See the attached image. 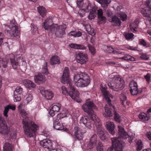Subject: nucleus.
Wrapping results in <instances>:
<instances>
[{"mask_svg":"<svg viewBox=\"0 0 151 151\" xmlns=\"http://www.w3.org/2000/svg\"><path fill=\"white\" fill-rule=\"evenodd\" d=\"M22 122L26 136L28 138L33 137L35 134V132L38 129L37 125L31 120H27L26 119H23Z\"/></svg>","mask_w":151,"mask_h":151,"instance_id":"nucleus-1","label":"nucleus"},{"mask_svg":"<svg viewBox=\"0 0 151 151\" xmlns=\"http://www.w3.org/2000/svg\"><path fill=\"white\" fill-rule=\"evenodd\" d=\"M82 108L84 112L88 114L91 120L94 121L95 123L99 122V119L94 113L93 110V109H97V107L90 99L86 100L85 104L82 106Z\"/></svg>","mask_w":151,"mask_h":151,"instance_id":"nucleus-2","label":"nucleus"},{"mask_svg":"<svg viewBox=\"0 0 151 151\" xmlns=\"http://www.w3.org/2000/svg\"><path fill=\"white\" fill-rule=\"evenodd\" d=\"M84 0H77V4L79 8L83 7V10L86 12H90L88 18L89 19H94L96 15V7L95 6L91 5L89 1L84 4Z\"/></svg>","mask_w":151,"mask_h":151,"instance_id":"nucleus-3","label":"nucleus"},{"mask_svg":"<svg viewBox=\"0 0 151 151\" xmlns=\"http://www.w3.org/2000/svg\"><path fill=\"white\" fill-rule=\"evenodd\" d=\"M74 80L78 87H84L88 86L90 82L89 76L83 72H79L75 74Z\"/></svg>","mask_w":151,"mask_h":151,"instance_id":"nucleus-4","label":"nucleus"},{"mask_svg":"<svg viewBox=\"0 0 151 151\" xmlns=\"http://www.w3.org/2000/svg\"><path fill=\"white\" fill-rule=\"evenodd\" d=\"M108 85L110 89L117 91L122 90L124 88V81L122 78L115 76L109 81Z\"/></svg>","mask_w":151,"mask_h":151,"instance_id":"nucleus-5","label":"nucleus"},{"mask_svg":"<svg viewBox=\"0 0 151 151\" xmlns=\"http://www.w3.org/2000/svg\"><path fill=\"white\" fill-rule=\"evenodd\" d=\"M67 27L65 24L58 25L57 24L53 25L50 28V33L54 34L55 36L58 38H62L65 35V30Z\"/></svg>","mask_w":151,"mask_h":151,"instance_id":"nucleus-6","label":"nucleus"},{"mask_svg":"<svg viewBox=\"0 0 151 151\" xmlns=\"http://www.w3.org/2000/svg\"><path fill=\"white\" fill-rule=\"evenodd\" d=\"M118 128L119 133V137H115L111 138V140L112 141V143L113 144L112 139L113 138L117 140H119V142L122 145V150L123 151V144L122 142L121 141V139L120 137L124 139H125L127 138H129V142L130 143H131L132 142V140L134 139V137L133 136L129 137L127 133L124 130V128L122 126H118ZM112 147L113 148H115V147L113 146V145L111 147Z\"/></svg>","mask_w":151,"mask_h":151,"instance_id":"nucleus-7","label":"nucleus"},{"mask_svg":"<svg viewBox=\"0 0 151 151\" xmlns=\"http://www.w3.org/2000/svg\"><path fill=\"white\" fill-rule=\"evenodd\" d=\"M69 71L68 68L66 67L63 71V74L60 78L61 82L64 84L67 83L68 85L69 86L70 84H72V81L69 77Z\"/></svg>","mask_w":151,"mask_h":151,"instance_id":"nucleus-8","label":"nucleus"},{"mask_svg":"<svg viewBox=\"0 0 151 151\" xmlns=\"http://www.w3.org/2000/svg\"><path fill=\"white\" fill-rule=\"evenodd\" d=\"M98 127L97 126V131L98 134L99 136L100 139L104 141H107L109 138V135L107 133H104L101 127V124L100 121L99 122L95 123Z\"/></svg>","mask_w":151,"mask_h":151,"instance_id":"nucleus-9","label":"nucleus"},{"mask_svg":"<svg viewBox=\"0 0 151 151\" xmlns=\"http://www.w3.org/2000/svg\"><path fill=\"white\" fill-rule=\"evenodd\" d=\"M113 143V146L115 147V148H113L112 147L109 148L107 151H123L122 150V144L119 142V140L113 138L112 139Z\"/></svg>","mask_w":151,"mask_h":151,"instance_id":"nucleus-10","label":"nucleus"},{"mask_svg":"<svg viewBox=\"0 0 151 151\" xmlns=\"http://www.w3.org/2000/svg\"><path fill=\"white\" fill-rule=\"evenodd\" d=\"M129 86L130 88V92L132 95H136L138 94H140L142 92V90L140 91L138 90L137 83L134 81L130 82Z\"/></svg>","mask_w":151,"mask_h":151,"instance_id":"nucleus-11","label":"nucleus"},{"mask_svg":"<svg viewBox=\"0 0 151 151\" xmlns=\"http://www.w3.org/2000/svg\"><path fill=\"white\" fill-rule=\"evenodd\" d=\"M69 87L70 89L68 95L73 99L77 101L79 98V92L74 88L73 84H70Z\"/></svg>","mask_w":151,"mask_h":151,"instance_id":"nucleus-12","label":"nucleus"},{"mask_svg":"<svg viewBox=\"0 0 151 151\" xmlns=\"http://www.w3.org/2000/svg\"><path fill=\"white\" fill-rule=\"evenodd\" d=\"M146 4L147 7L142 9L141 12L145 17L151 18V3L147 1Z\"/></svg>","mask_w":151,"mask_h":151,"instance_id":"nucleus-13","label":"nucleus"},{"mask_svg":"<svg viewBox=\"0 0 151 151\" xmlns=\"http://www.w3.org/2000/svg\"><path fill=\"white\" fill-rule=\"evenodd\" d=\"M23 89L20 87H17L14 93V101L17 102L20 101L22 97Z\"/></svg>","mask_w":151,"mask_h":151,"instance_id":"nucleus-14","label":"nucleus"},{"mask_svg":"<svg viewBox=\"0 0 151 151\" xmlns=\"http://www.w3.org/2000/svg\"><path fill=\"white\" fill-rule=\"evenodd\" d=\"M12 28L11 30H7L6 31L7 35L9 34L11 37H13L18 38L19 36V31L18 30L17 26L14 25L12 26Z\"/></svg>","mask_w":151,"mask_h":151,"instance_id":"nucleus-15","label":"nucleus"},{"mask_svg":"<svg viewBox=\"0 0 151 151\" xmlns=\"http://www.w3.org/2000/svg\"><path fill=\"white\" fill-rule=\"evenodd\" d=\"M40 91L41 94L48 100H51L53 96L51 91L48 90H45L43 87H40Z\"/></svg>","mask_w":151,"mask_h":151,"instance_id":"nucleus-16","label":"nucleus"},{"mask_svg":"<svg viewBox=\"0 0 151 151\" xmlns=\"http://www.w3.org/2000/svg\"><path fill=\"white\" fill-rule=\"evenodd\" d=\"M77 61L81 64H84L88 61L86 55L82 52H79L77 57Z\"/></svg>","mask_w":151,"mask_h":151,"instance_id":"nucleus-17","label":"nucleus"},{"mask_svg":"<svg viewBox=\"0 0 151 151\" xmlns=\"http://www.w3.org/2000/svg\"><path fill=\"white\" fill-rule=\"evenodd\" d=\"M58 119L54 118L53 122V128L57 130H64L68 131L67 128H64L62 123H60Z\"/></svg>","mask_w":151,"mask_h":151,"instance_id":"nucleus-18","label":"nucleus"},{"mask_svg":"<svg viewBox=\"0 0 151 151\" xmlns=\"http://www.w3.org/2000/svg\"><path fill=\"white\" fill-rule=\"evenodd\" d=\"M9 58L10 60L11 65L14 69H17L19 66V61L13 54L9 55Z\"/></svg>","mask_w":151,"mask_h":151,"instance_id":"nucleus-19","label":"nucleus"},{"mask_svg":"<svg viewBox=\"0 0 151 151\" xmlns=\"http://www.w3.org/2000/svg\"><path fill=\"white\" fill-rule=\"evenodd\" d=\"M61 105L58 103L53 104L52 105L51 109L49 111V113L51 116L55 115V112H57L59 111L61 107Z\"/></svg>","mask_w":151,"mask_h":151,"instance_id":"nucleus-20","label":"nucleus"},{"mask_svg":"<svg viewBox=\"0 0 151 151\" xmlns=\"http://www.w3.org/2000/svg\"><path fill=\"white\" fill-rule=\"evenodd\" d=\"M74 134L73 137L75 140H76V139L81 140L83 139V134L79 130L78 127H75L73 130Z\"/></svg>","mask_w":151,"mask_h":151,"instance_id":"nucleus-21","label":"nucleus"},{"mask_svg":"<svg viewBox=\"0 0 151 151\" xmlns=\"http://www.w3.org/2000/svg\"><path fill=\"white\" fill-rule=\"evenodd\" d=\"M96 142V135L94 134L91 137L90 141L87 146V149L91 150L95 146Z\"/></svg>","mask_w":151,"mask_h":151,"instance_id":"nucleus-22","label":"nucleus"},{"mask_svg":"<svg viewBox=\"0 0 151 151\" xmlns=\"http://www.w3.org/2000/svg\"><path fill=\"white\" fill-rule=\"evenodd\" d=\"M40 144L42 147L48 149L51 148L52 146V143L51 141L47 139L40 141Z\"/></svg>","mask_w":151,"mask_h":151,"instance_id":"nucleus-23","label":"nucleus"},{"mask_svg":"<svg viewBox=\"0 0 151 151\" xmlns=\"http://www.w3.org/2000/svg\"><path fill=\"white\" fill-rule=\"evenodd\" d=\"M34 79L35 82L39 84L43 83L45 81V77L41 73L35 75Z\"/></svg>","mask_w":151,"mask_h":151,"instance_id":"nucleus-24","label":"nucleus"},{"mask_svg":"<svg viewBox=\"0 0 151 151\" xmlns=\"http://www.w3.org/2000/svg\"><path fill=\"white\" fill-rule=\"evenodd\" d=\"M106 127L107 129L110 134L114 135L115 133L114 131V124L112 122H107L106 123Z\"/></svg>","mask_w":151,"mask_h":151,"instance_id":"nucleus-25","label":"nucleus"},{"mask_svg":"<svg viewBox=\"0 0 151 151\" xmlns=\"http://www.w3.org/2000/svg\"><path fill=\"white\" fill-rule=\"evenodd\" d=\"M96 6L97 8V7ZM96 13L98 16L99 21L100 22H103L105 23L106 22V18L105 17L103 16V13L102 9H97Z\"/></svg>","mask_w":151,"mask_h":151,"instance_id":"nucleus-26","label":"nucleus"},{"mask_svg":"<svg viewBox=\"0 0 151 151\" xmlns=\"http://www.w3.org/2000/svg\"><path fill=\"white\" fill-rule=\"evenodd\" d=\"M81 122H82L83 124L88 128L91 129V120L87 116L82 117L81 119Z\"/></svg>","mask_w":151,"mask_h":151,"instance_id":"nucleus-27","label":"nucleus"},{"mask_svg":"<svg viewBox=\"0 0 151 151\" xmlns=\"http://www.w3.org/2000/svg\"><path fill=\"white\" fill-rule=\"evenodd\" d=\"M107 105H106L105 107V112L103 114L104 116L106 117H109L112 116V109L111 108L107 107Z\"/></svg>","mask_w":151,"mask_h":151,"instance_id":"nucleus-28","label":"nucleus"},{"mask_svg":"<svg viewBox=\"0 0 151 151\" xmlns=\"http://www.w3.org/2000/svg\"><path fill=\"white\" fill-rule=\"evenodd\" d=\"M69 46L71 48L78 50H84L86 48V46L83 44L71 43L69 45Z\"/></svg>","mask_w":151,"mask_h":151,"instance_id":"nucleus-29","label":"nucleus"},{"mask_svg":"<svg viewBox=\"0 0 151 151\" xmlns=\"http://www.w3.org/2000/svg\"><path fill=\"white\" fill-rule=\"evenodd\" d=\"M23 84L24 86L29 89H32L35 87V84L31 81L25 80L24 81Z\"/></svg>","mask_w":151,"mask_h":151,"instance_id":"nucleus-30","label":"nucleus"},{"mask_svg":"<svg viewBox=\"0 0 151 151\" xmlns=\"http://www.w3.org/2000/svg\"><path fill=\"white\" fill-rule=\"evenodd\" d=\"M102 94L106 101L107 104L108 105V106L110 107L112 106L113 108L115 110V107L114 106L112 105L111 103V100L109 97V92L106 91L102 93Z\"/></svg>","mask_w":151,"mask_h":151,"instance_id":"nucleus-31","label":"nucleus"},{"mask_svg":"<svg viewBox=\"0 0 151 151\" xmlns=\"http://www.w3.org/2000/svg\"><path fill=\"white\" fill-rule=\"evenodd\" d=\"M52 20L47 19L45 20V22L43 23L42 26V27L44 28L45 30H48L49 29L50 31L51 27L54 25L53 24L52 25L50 24V23H52Z\"/></svg>","mask_w":151,"mask_h":151,"instance_id":"nucleus-32","label":"nucleus"},{"mask_svg":"<svg viewBox=\"0 0 151 151\" xmlns=\"http://www.w3.org/2000/svg\"><path fill=\"white\" fill-rule=\"evenodd\" d=\"M60 63V58L57 56H52L50 59V64L52 65H58Z\"/></svg>","mask_w":151,"mask_h":151,"instance_id":"nucleus-33","label":"nucleus"},{"mask_svg":"<svg viewBox=\"0 0 151 151\" xmlns=\"http://www.w3.org/2000/svg\"><path fill=\"white\" fill-rule=\"evenodd\" d=\"M37 9L38 12L42 17H43L46 16L47 13V10L45 8L40 6L37 7Z\"/></svg>","mask_w":151,"mask_h":151,"instance_id":"nucleus-34","label":"nucleus"},{"mask_svg":"<svg viewBox=\"0 0 151 151\" xmlns=\"http://www.w3.org/2000/svg\"><path fill=\"white\" fill-rule=\"evenodd\" d=\"M121 103L124 107L129 105V103L127 101V98L124 94H122L120 96Z\"/></svg>","mask_w":151,"mask_h":151,"instance_id":"nucleus-35","label":"nucleus"},{"mask_svg":"<svg viewBox=\"0 0 151 151\" xmlns=\"http://www.w3.org/2000/svg\"><path fill=\"white\" fill-rule=\"evenodd\" d=\"M104 48L106 49V52L108 53H113L114 54H121L122 52L116 51L114 48L110 46H104Z\"/></svg>","mask_w":151,"mask_h":151,"instance_id":"nucleus-36","label":"nucleus"},{"mask_svg":"<svg viewBox=\"0 0 151 151\" xmlns=\"http://www.w3.org/2000/svg\"><path fill=\"white\" fill-rule=\"evenodd\" d=\"M12 145L8 142H5L4 145L3 151H12Z\"/></svg>","mask_w":151,"mask_h":151,"instance_id":"nucleus-37","label":"nucleus"},{"mask_svg":"<svg viewBox=\"0 0 151 151\" xmlns=\"http://www.w3.org/2000/svg\"><path fill=\"white\" fill-rule=\"evenodd\" d=\"M111 22L113 23L115 26H119L121 24V22L120 19L116 16L113 17Z\"/></svg>","mask_w":151,"mask_h":151,"instance_id":"nucleus-38","label":"nucleus"},{"mask_svg":"<svg viewBox=\"0 0 151 151\" xmlns=\"http://www.w3.org/2000/svg\"><path fill=\"white\" fill-rule=\"evenodd\" d=\"M139 117L142 121H147L149 119V117L147 116V114L144 112L140 113L139 115Z\"/></svg>","mask_w":151,"mask_h":151,"instance_id":"nucleus-39","label":"nucleus"},{"mask_svg":"<svg viewBox=\"0 0 151 151\" xmlns=\"http://www.w3.org/2000/svg\"><path fill=\"white\" fill-rule=\"evenodd\" d=\"M69 36H73L74 37H79L81 36V33L79 31H71L68 34Z\"/></svg>","mask_w":151,"mask_h":151,"instance_id":"nucleus-40","label":"nucleus"},{"mask_svg":"<svg viewBox=\"0 0 151 151\" xmlns=\"http://www.w3.org/2000/svg\"><path fill=\"white\" fill-rule=\"evenodd\" d=\"M8 62L5 59H2L0 58V68L2 67L4 68H5L7 66Z\"/></svg>","mask_w":151,"mask_h":151,"instance_id":"nucleus-41","label":"nucleus"},{"mask_svg":"<svg viewBox=\"0 0 151 151\" xmlns=\"http://www.w3.org/2000/svg\"><path fill=\"white\" fill-rule=\"evenodd\" d=\"M97 151H104V146L100 142H99L96 146Z\"/></svg>","mask_w":151,"mask_h":151,"instance_id":"nucleus-42","label":"nucleus"},{"mask_svg":"<svg viewBox=\"0 0 151 151\" xmlns=\"http://www.w3.org/2000/svg\"><path fill=\"white\" fill-rule=\"evenodd\" d=\"M142 145L141 141L139 140L137 142V151L140 150L142 148Z\"/></svg>","mask_w":151,"mask_h":151,"instance_id":"nucleus-43","label":"nucleus"},{"mask_svg":"<svg viewBox=\"0 0 151 151\" xmlns=\"http://www.w3.org/2000/svg\"><path fill=\"white\" fill-rule=\"evenodd\" d=\"M114 120L118 122H120L121 119L119 114L117 113L116 111L114 112Z\"/></svg>","mask_w":151,"mask_h":151,"instance_id":"nucleus-44","label":"nucleus"},{"mask_svg":"<svg viewBox=\"0 0 151 151\" xmlns=\"http://www.w3.org/2000/svg\"><path fill=\"white\" fill-rule=\"evenodd\" d=\"M119 16L121 18V19L122 21L125 20L127 19V15L124 12L121 13L119 14Z\"/></svg>","mask_w":151,"mask_h":151,"instance_id":"nucleus-45","label":"nucleus"},{"mask_svg":"<svg viewBox=\"0 0 151 151\" xmlns=\"http://www.w3.org/2000/svg\"><path fill=\"white\" fill-rule=\"evenodd\" d=\"M133 34L132 33H127L124 34V36L127 40H129L133 38Z\"/></svg>","mask_w":151,"mask_h":151,"instance_id":"nucleus-46","label":"nucleus"},{"mask_svg":"<svg viewBox=\"0 0 151 151\" xmlns=\"http://www.w3.org/2000/svg\"><path fill=\"white\" fill-rule=\"evenodd\" d=\"M32 99L33 97L32 94L29 93L26 96V101H27V103H28L32 101Z\"/></svg>","mask_w":151,"mask_h":151,"instance_id":"nucleus-47","label":"nucleus"},{"mask_svg":"<svg viewBox=\"0 0 151 151\" xmlns=\"http://www.w3.org/2000/svg\"><path fill=\"white\" fill-rule=\"evenodd\" d=\"M61 90L62 93L65 95L69 94V92L66 88L65 86H62L61 87Z\"/></svg>","mask_w":151,"mask_h":151,"instance_id":"nucleus-48","label":"nucleus"},{"mask_svg":"<svg viewBox=\"0 0 151 151\" xmlns=\"http://www.w3.org/2000/svg\"><path fill=\"white\" fill-rule=\"evenodd\" d=\"M47 62H45L44 64V67L42 69L43 72L45 74H47L48 73V69L47 68Z\"/></svg>","mask_w":151,"mask_h":151,"instance_id":"nucleus-49","label":"nucleus"},{"mask_svg":"<svg viewBox=\"0 0 151 151\" xmlns=\"http://www.w3.org/2000/svg\"><path fill=\"white\" fill-rule=\"evenodd\" d=\"M97 1L101 5L105 4L106 5L108 4L109 3L107 0H97Z\"/></svg>","mask_w":151,"mask_h":151,"instance_id":"nucleus-50","label":"nucleus"},{"mask_svg":"<svg viewBox=\"0 0 151 151\" xmlns=\"http://www.w3.org/2000/svg\"><path fill=\"white\" fill-rule=\"evenodd\" d=\"M140 54L141 55L140 56V58L143 60H147L149 58L148 56L146 53H142Z\"/></svg>","mask_w":151,"mask_h":151,"instance_id":"nucleus-51","label":"nucleus"},{"mask_svg":"<svg viewBox=\"0 0 151 151\" xmlns=\"http://www.w3.org/2000/svg\"><path fill=\"white\" fill-rule=\"evenodd\" d=\"M4 38V34L1 32H0V52L1 49V45L3 42V40Z\"/></svg>","mask_w":151,"mask_h":151,"instance_id":"nucleus-52","label":"nucleus"},{"mask_svg":"<svg viewBox=\"0 0 151 151\" xmlns=\"http://www.w3.org/2000/svg\"><path fill=\"white\" fill-rule=\"evenodd\" d=\"M65 116V115L63 114L60 113L58 114L54 118L55 119H58V120H60Z\"/></svg>","mask_w":151,"mask_h":151,"instance_id":"nucleus-53","label":"nucleus"},{"mask_svg":"<svg viewBox=\"0 0 151 151\" xmlns=\"http://www.w3.org/2000/svg\"><path fill=\"white\" fill-rule=\"evenodd\" d=\"M88 46L89 51L92 53L93 54H94L95 52V48L93 46L89 44H88Z\"/></svg>","mask_w":151,"mask_h":151,"instance_id":"nucleus-54","label":"nucleus"},{"mask_svg":"<svg viewBox=\"0 0 151 151\" xmlns=\"http://www.w3.org/2000/svg\"><path fill=\"white\" fill-rule=\"evenodd\" d=\"M9 110V108L7 106L4 107V111L3 114L4 116L6 117H8L7 113L8 112Z\"/></svg>","mask_w":151,"mask_h":151,"instance_id":"nucleus-55","label":"nucleus"},{"mask_svg":"<svg viewBox=\"0 0 151 151\" xmlns=\"http://www.w3.org/2000/svg\"><path fill=\"white\" fill-rule=\"evenodd\" d=\"M131 57V56L129 55H125L124 56L121 58L120 59H122L125 60H129Z\"/></svg>","mask_w":151,"mask_h":151,"instance_id":"nucleus-56","label":"nucleus"},{"mask_svg":"<svg viewBox=\"0 0 151 151\" xmlns=\"http://www.w3.org/2000/svg\"><path fill=\"white\" fill-rule=\"evenodd\" d=\"M106 15L109 17H111L112 14V12L110 10H106Z\"/></svg>","mask_w":151,"mask_h":151,"instance_id":"nucleus-57","label":"nucleus"},{"mask_svg":"<svg viewBox=\"0 0 151 151\" xmlns=\"http://www.w3.org/2000/svg\"><path fill=\"white\" fill-rule=\"evenodd\" d=\"M9 108V109H11L14 111L15 109L16 106L14 105L9 104L7 106Z\"/></svg>","mask_w":151,"mask_h":151,"instance_id":"nucleus-58","label":"nucleus"},{"mask_svg":"<svg viewBox=\"0 0 151 151\" xmlns=\"http://www.w3.org/2000/svg\"><path fill=\"white\" fill-rule=\"evenodd\" d=\"M146 136L148 139L151 141V132H148L146 134ZM151 147V143L150 144Z\"/></svg>","mask_w":151,"mask_h":151,"instance_id":"nucleus-59","label":"nucleus"},{"mask_svg":"<svg viewBox=\"0 0 151 151\" xmlns=\"http://www.w3.org/2000/svg\"><path fill=\"white\" fill-rule=\"evenodd\" d=\"M100 89L102 93L104 92L105 91H106V88L105 87H104L101 85V86Z\"/></svg>","mask_w":151,"mask_h":151,"instance_id":"nucleus-60","label":"nucleus"},{"mask_svg":"<svg viewBox=\"0 0 151 151\" xmlns=\"http://www.w3.org/2000/svg\"><path fill=\"white\" fill-rule=\"evenodd\" d=\"M86 29L87 32H90L91 30L90 25H87L86 27Z\"/></svg>","mask_w":151,"mask_h":151,"instance_id":"nucleus-61","label":"nucleus"},{"mask_svg":"<svg viewBox=\"0 0 151 151\" xmlns=\"http://www.w3.org/2000/svg\"><path fill=\"white\" fill-rule=\"evenodd\" d=\"M145 77L147 81H149L150 79V76L149 74L147 73L145 76Z\"/></svg>","mask_w":151,"mask_h":151,"instance_id":"nucleus-62","label":"nucleus"},{"mask_svg":"<svg viewBox=\"0 0 151 151\" xmlns=\"http://www.w3.org/2000/svg\"><path fill=\"white\" fill-rule=\"evenodd\" d=\"M140 44L141 45L145 46L146 45V43L143 40H142L139 42Z\"/></svg>","mask_w":151,"mask_h":151,"instance_id":"nucleus-63","label":"nucleus"},{"mask_svg":"<svg viewBox=\"0 0 151 151\" xmlns=\"http://www.w3.org/2000/svg\"><path fill=\"white\" fill-rule=\"evenodd\" d=\"M129 48L131 50L138 51L137 50L138 48L136 47H130Z\"/></svg>","mask_w":151,"mask_h":151,"instance_id":"nucleus-64","label":"nucleus"}]
</instances>
